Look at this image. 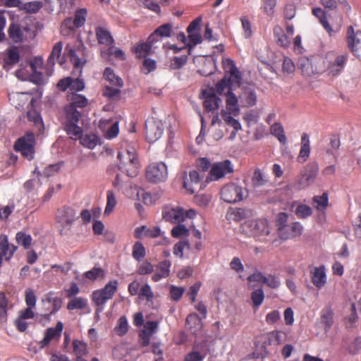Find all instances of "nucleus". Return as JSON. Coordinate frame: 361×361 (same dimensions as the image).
<instances>
[{"mask_svg":"<svg viewBox=\"0 0 361 361\" xmlns=\"http://www.w3.org/2000/svg\"><path fill=\"white\" fill-rule=\"evenodd\" d=\"M95 35L99 44L105 46H111L114 43V39L110 32L104 27L97 26L95 27Z\"/></svg>","mask_w":361,"mask_h":361,"instance_id":"nucleus-27","label":"nucleus"},{"mask_svg":"<svg viewBox=\"0 0 361 361\" xmlns=\"http://www.w3.org/2000/svg\"><path fill=\"white\" fill-rule=\"evenodd\" d=\"M310 147L309 136L307 133H303L301 137V148L297 158L298 161L300 163L305 162L310 156Z\"/></svg>","mask_w":361,"mask_h":361,"instance_id":"nucleus-28","label":"nucleus"},{"mask_svg":"<svg viewBox=\"0 0 361 361\" xmlns=\"http://www.w3.org/2000/svg\"><path fill=\"white\" fill-rule=\"evenodd\" d=\"M189 233V230L185 225L180 224V223L178 224V225L174 226L171 230V235L176 238H179L183 236H188Z\"/></svg>","mask_w":361,"mask_h":361,"instance_id":"nucleus-60","label":"nucleus"},{"mask_svg":"<svg viewBox=\"0 0 361 361\" xmlns=\"http://www.w3.org/2000/svg\"><path fill=\"white\" fill-rule=\"evenodd\" d=\"M221 198L226 202L233 204L243 200V189L236 183H231L222 187L220 191Z\"/></svg>","mask_w":361,"mask_h":361,"instance_id":"nucleus-7","label":"nucleus"},{"mask_svg":"<svg viewBox=\"0 0 361 361\" xmlns=\"http://www.w3.org/2000/svg\"><path fill=\"white\" fill-rule=\"evenodd\" d=\"M67 54L68 55L71 61L73 63L75 68H80L81 73V68L85 63L86 60L83 56V51L80 48L75 49L74 47L68 44L65 49Z\"/></svg>","mask_w":361,"mask_h":361,"instance_id":"nucleus-15","label":"nucleus"},{"mask_svg":"<svg viewBox=\"0 0 361 361\" xmlns=\"http://www.w3.org/2000/svg\"><path fill=\"white\" fill-rule=\"evenodd\" d=\"M138 297L140 300H147V302H152L154 299V293L149 284L143 285L139 291Z\"/></svg>","mask_w":361,"mask_h":361,"instance_id":"nucleus-49","label":"nucleus"},{"mask_svg":"<svg viewBox=\"0 0 361 361\" xmlns=\"http://www.w3.org/2000/svg\"><path fill=\"white\" fill-rule=\"evenodd\" d=\"M189 42L186 44L188 49V55L190 54L191 49L198 44L202 42V37L200 32L188 33Z\"/></svg>","mask_w":361,"mask_h":361,"instance_id":"nucleus-47","label":"nucleus"},{"mask_svg":"<svg viewBox=\"0 0 361 361\" xmlns=\"http://www.w3.org/2000/svg\"><path fill=\"white\" fill-rule=\"evenodd\" d=\"M88 304L87 298L82 297L72 298L67 304V309L68 310H83Z\"/></svg>","mask_w":361,"mask_h":361,"instance_id":"nucleus-37","label":"nucleus"},{"mask_svg":"<svg viewBox=\"0 0 361 361\" xmlns=\"http://www.w3.org/2000/svg\"><path fill=\"white\" fill-rule=\"evenodd\" d=\"M319 167L317 164L312 163L307 165L305 172L298 180L300 188H305L312 184L318 173Z\"/></svg>","mask_w":361,"mask_h":361,"instance_id":"nucleus-14","label":"nucleus"},{"mask_svg":"<svg viewBox=\"0 0 361 361\" xmlns=\"http://www.w3.org/2000/svg\"><path fill=\"white\" fill-rule=\"evenodd\" d=\"M152 46L147 41L140 43L135 47V53L137 58H145L147 55L152 53Z\"/></svg>","mask_w":361,"mask_h":361,"instance_id":"nucleus-45","label":"nucleus"},{"mask_svg":"<svg viewBox=\"0 0 361 361\" xmlns=\"http://www.w3.org/2000/svg\"><path fill=\"white\" fill-rule=\"evenodd\" d=\"M164 125L161 121L154 118L145 122V136L149 142H154L159 140L164 133Z\"/></svg>","mask_w":361,"mask_h":361,"instance_id":"nucleus-10","label":"nucleus"},{"mask_svg":"<svg viewBox=\"0 0 361 361\" xmlns=\"http://www.w3.org/2000/svg\"><path fill=\"white\" fill-rule=\"evenodd\" d=\"M16 242L24 247L25 249H28L32 241V238L30 235L26 234L23 232H18L16 235Z\"/></svg>","mask_w":361,"mask_h":361,"instance_id":"nucleus-51","label":"nucleus"},{"mask_svg":"<svg viewBox=\"0 0 361 361\" xmlns=\"http://www.w3.org/2000/svg\"><path fill=\"white\" fill-rule=\"evenodd\" d=\"M274 35L278 45L287 48L290 44V37L284 33L283 30L280 26H276L274 28Z\"/></svg>","mask_w":361,"mask_h":361,"instance_id":"nucleus-30","label":"nucleus"},{"mask_svg":"<svg viewBox=\"0 0 361 361\" xmlns=\"http://www.w3.org/2000/svg\"><path fill=\"white\" fill-rule=\"evenodd\" d=\"M35 144V134L32 132H27L16 141L14 149L16 152H20L24 157L31 160L34 158Z\"/></svg>","mask_w":361,"mask_h":361,"instance_id":"nucleus-4","label":"nucleus"},{"mask_svg":"<svg viewBox=\"0 0 361 361\" xmlns=\"http://www.w3.org/2000/svg\"><path fill=\"white\" fill-rule=\"evenodd\" d=\"M233 171V166L229 160L216 162L212 166L207 181L218 180Z\"/></svg>","mask_w":361,"mask_h":361,"instance_id":"nucleus-9","label":"nucleus"},{"mask_svg":"<svg viewBox=\"0 0 361 361\" xmlns=\"http://www.w3.org/2000/svg\"><path fill=\"white\" fill-rule=\"evenodd\" d=\"M333 312L329 308H325L322 311L321 320L327 328H330L333 324Z\"/></svg>","mask_w":361,"mask_h":361,"instance_id":"nucleus-64","label":"nucleus"},{"mask_svg":"<svg viewBox=\"0 0 361 361\" xmlns=\"http://www.w3.org/2000/svg\"><path fill=\"white\" fill-rule=\"evenodd\" d=\"M123 173H125L128 177H135L138 174L140 169L139 160L137 159L128 164L123 169H118Z\"/></svg>","mask_w":361,"mask_h":361,"instance_id":"nucleus-44","label":"nucleus"},{"mask_svg":"<svg viewBox=\"0 0 361 361\" xmlns=\"http://www.w3.org/2000/svg\"><path fill=\"white\" fill-rule=\"evenodd\" d=\"M132 255L137 261H140L145 257V248L141 242H136L133 245Z\"/></svg>","mask_w":361,"mask_h":361,"instance_id":"nucleus-50","label":"nucleus"},{"mask_svg":"<svg viewBox=\"0 0 361 361\" xmlns=\"http://www.w3.org/2000/svg\"><path fill=\"white\" fill-rule=\"evenodd\" d=\"M145 176L149 182H164L168 177L167 166L164 162L152 163L147 167Z\"/></svg>","mask_w":361,"mask_h":361,"instance_id":"nucleus-8","label":"nucleus"},{"mask_svg":"<svg viewBox=\"0 0 361 361\" xmlns=\"http://www.w3.org/2000/svg\"><path fill=\"white\" fill-rule=\"evenodd\" d=\"M62 48L63 43L61 42H59L54 44L47 60L48 65L54 66L55 64V59L60 56Z\"/></svg>","mask_w":361,"mask_h":361,"instance_id":"nucleus-53","label":"nucleus"},{"mask_svg":"<svg viewBox=\"0 0 361 361\" xmlns=\"http://www.w3.org/2000/svg\"><path fill=\"white\" fill-rule=\"evenodd\" d=\"M20 61V51L17 47L13 46L5 51L4 68H11Z\"/></svg>","mask_w":361,"mask_h":361,"instance_id":"nucleus-21","label":"nucleus"},{"mask_svg":"<svg viewBox=\"0 0 361 361\" xmlns=\"http://www.w3.org/2000/svg\"><path fill=\"white\" fill-rule=\"evenodd\" d=\"M322 59L319 56L311 58H301L298 61V66L303 75L311 77L323 71Z\"/></svg>","mask_w":361,"mask_h":361,"instance_id":"nucleus-5","label":"nucleus"},{"mask_svg":"<svg viewBox=\"0 0 361 361\" xmlns=\"http://www.w3.org/2000/svg\"><path fill=\"white\" fill-rule=\"evenodd\" d=\"M118 283L116 280L109 281L103 288L94 290L92 294V300L97 306L96 314L104 310L107 300L113 298L118 290Z\"/></svg>","mask_w":361,"mask_h":361,"instance_id":"nucleus-3","label":"nucleus"},{"mask_svg":"<svg viewBox=\"0 0 361 361\" xmlns=\"http://www.w3.org/2000/svg\"><path fill=\"white\" fill-rule=\"evenodd\" d=\"M295 214L300 219H306L312 214V209L306 204H300L296 207Z\"/></svg>","mask_w":361,"mask_h":361,"instance_id":"nucleus-54","label":"nucleus"},{"mask_svg":"<svg viewBox=\"0 0 361 361\" xmlns=\"http://www.w3.org/2000/svg\"><path fill=\"white\" fill-rule=\"evenodd\" d=\"M17 249L16 245L9 243L6 235H0V258H4L7 262L10 261Z\"/></svg>","mask_w":361,"mask_h":361,"instance_id":"nucleus-16","label":"nucleus"},{"mask_svg":"<svg viewBox=\"0 0 361 361\" xmlns=\"http://www.w3.org/2000/svg\"><path fill=\"white\" fill-rule=\"evenodd\" d=\"M221 116L224 122L229 126L232 127L235 130H241V124L240 122L231 116V112L226 111L225 110H221Z\"/></svg>","mask_w":361,"mask_h":361,"instance_id":"nucleus-41","label":"nucleus"},{"mask_svg":"<svg viewBox=\"0 0 361 361\" xmlns=\"http://www.w3.org/2000/svg\"><path fill=\"white\" fill-rule=\"evenodd\" d=\"M117 159L118 169H123L126 164L138 159L135 149L131 147L118 152Z\"/></svg>","mask_w":361,"mask_h":361,"instance_id":"nucleus-19","label":"nucleus"},{"mask_svg":"<svg viewBox=\"0 0 361 361\" xmlns=\"http://www.w3.org/2000/svg\"><path fill=\"white\" fill-rule=\"evenodd\" d=\"M188 55H182L180 56H174L171 60L170 68L172 70H178L181 68L188 61Z\"/></svg>","mask_w":361,"mask_h":361,"instance_id":"nucleus-57","label":"nucleus"},{"mask_svg":"<svg viewBox=\"0 0 361 361\" xmlns=\"http://www.w3.org/2000/svg\"><path fill=\"white\" fill-rule=\"evenodd\" d=\"M9 38L15 43L22 42L35 36V31H32L27 25H19L11 23L8 30Z\"/></svg>","mask_w":361,"mask_h":361,"instance_id":"nucleus-6","label":"nucleus"},{"mask_svg":"<svg viewBox=\"0 0 361 361\" xmlns=\"http://www.w3.org/2000/svg\"><path fill=\"white\" fill-rule=\"evenodd\" d=\"M271 134L277 137L278 140L283 145L286 143L287 139L282 125L275 123L270 127Z\"/></svg>","mask_w":361,"mask_h":361,"instance_id":"nucleus-39","label":"nucleus"},{"mask_svg":"<svg viewBox=\"0 0 361 361\" xmlns=\"http://www.w3.org/2000/svg\"><path fill=\"white\" fill-rule=\"evenodd\" d=\"M105 272L101 267H94L85 273V276L91 281H94L99 277H104Z\"/></svg>","mask_w":361,"mask_h":361,"instance_id":"nucleus-62","label":"nucleus"},{"mask_svg":"<svg viewBox=\"0 0 361 361\" xmlns=\"http://www.w3.org/2000/svg\"><path fill=\"white\" fill-rule=\"evenodd\" d=\"M203 178L204 173H200L196 170L190 171L188 177L185 176L184 179L183 187L189 194H193L197 190L203 189Z\"/></svg>","mask_w":361,"mask_h":361,"instance_id":"nucleus-11","label":"nucleus"},{"mask_svg":"<svg viewBox=\"0 0 361 361\" xmlns=\"http://www.w3.org/2000/svg\"><path fill=\"white\" fill-rule=\"evenodd\" d=\"M202 95L204 99L203 106L206 111L209 112L219 109L221 99L215 93L207 92L206 90H204Z\"/></svg>","mask_w":361,"mask_h":361,"instance_id":"nucleus-22","label":"nucleus"},{"mask_svg":"<svg viewBox=\"0 0 361 361\" xmlns=\"http://www.w3.org/2000/svg\"><path fill=\"white\" fill-rule=\"evenodd\" d=\"M42 1H34L23 4L20 10L25 11L27 13H36L42 8Z\"/></svg>","mask_w":361,"mask_h":361,"instance_id":"nucleus-46","label":"nucleus"},{"mask_svg":"<svg viewBox=\"0 0 361 361\" xmlns=\"http://www.w3.org/2000/svg\"><path fill=\"white\" fill-rule=\"evenodd\" d=\"M87 10L85 8H80L75 11L74 16V23L76 27H82L86 20Z\"/></svg>","mask_w":361,"mask_h":361,"instance_id":"nucleus-58","label":"nucleus"},{"mask_svg":"<svg viewBox=\"0 0 361 361\" xmlns=\"http://www.w3.org/2000/svg\"><path fill=\"white\" fill-rule=\"evenodd\" d=\"M78 139L84 147L89 149H94L99 143V137L94 133H87L85 135L82 134Z\"/></svg>","mask_w":361,"mask_h":361,"instance_id":"nucleus-34","label":"nucleus"},{"mask_svg":"<svg viewBox=\"0 0 361 361\" xmlns=\"http://www.w3.org/2000/svg\"><path fill=\"white\" fill-rule=\"evenodd\" d=\"M171 266V262L167 259L158 263L157 265V271L152 275V280L154 282H158L161 279L169 276Z\"/></svg>","mask_w":361,"mask_h":361,"instance_id":"nucleus-26","label":"nucleus"},{"mask_svg":"<svg viewBox=\"0 0 361 361\" xmlns=\"http://www.w3.org/2000/svg\"><path fill=\"white\" fill-rule=\"evenodd\" d=\"M27 93L12 92L8 94V99L11 104L17 109L23 107L27 101Z\"/></svg>","mask_w":361,"mask_h":361,"instance_id":"nucleus-32","label":"nucleus"},{"mask_svg":"<svg viewBox=\"0 0 361 361\" xmlns=\"http://www.w3.org/2000/svg\"><path fill=\"white\" fill-rule=\"evenodd\" d=\"M240 232L259 243H273L276 240L271 224L266 219H251L240 226Z\"/></svg>","mask_w":361,"mask_h":361,"instance_id":"nucleus-1","label":"nucleus"},{"mask_svg":"<svg viewBox=\"0 0 361 361\" xmlns=\"http://www.w3.org/2000/svg\"><path fill=\"white\" fill-rule=\"evenodd\" d=\"M226 216L229 220L239 222L245 218L246 214L245 209L242 208H238L228 212Z\"/></svg>","mask_w":361,"mask_h":361,"instance_id":"nucleus-55","label":"nucleus"},{"mask_svg":"<svg viewBox=\"0 0 361 361\" xmlns=\"http://www.w3.org/2000/svg\"><path fill=\"white\" fill-rule=\"evenodd\" d=\"M164 219L173 224H179L184 221L185 213L180 208H171L163 212Z\"/></svg>","mask_w":361,"mask_h":361,"instance_id":"nucleus-25","label":"nucleus"},{"mask_svg":"<svg viewBox=\"0 0 361 361\" xmlns=\"http://www.w3.org/2000/svg\"><path fill=\"white\" fill-rule=\"evenodd\" d=\"M322 62L326 64L329 74H331L333 77L337 75L338 73V54L336 51H329Z\"/></svg>","mask_w":361,"mask_h":361,"instance_id":"nucleus-24","label":"nucleus"},{"mask_svg":"<svg viewBox=\"0 0 361 361\" xmlns=\"http://www.w3.org/2000/svg\"><path fill=\"white\" fill-rule=\"evenodd\" d=\"M66 123L64 130L73 140H78L81 137L82 129L78 126V123L82 116V111L75 107L66 105L64 107Z\"/></svg>","mask_w":361,"mask_h":361,"instance_id":"nucleus-2","label":"nucleus"},{"mask_svg":"<svg viewBox=\"0 0 361 361\" xmlns=\"http://www.w3.org/2000/svg\"><path fill=\"white\" fill-rule=\"evenodd\" d=\"M232 85L230 81L227 80V76L225 75L219 82L216 85V91L218 94H222L225 91H231V86Z\"/></svg>","mask_w":361,"mask_h":361,"instance_id":"nucleus-63","label":"nucleus"},{"mask_svg":"<svg viewBox=\"0 0 361 361\" xmlns=\"http://www.w3.org/2000/svg\"><path fill=\"white\" fill-rule=\"evenodd\" d=\"M104 78L109 81L111 85H115L118 87H122L123 86V82L122 79L116 75L113 69L107 67L104 71Z\"/></svg>","mask_w":361,"mask_h":361,"instance_id":"nucleus-38","label":"nucleus"},{"mask_svg":"<svg viewBox=\"0 0 361 361\" xmlns=\"http://www.w3.org/2000/svg\"><path fill=\"white\" fill-rule=\"evenodd\" d=\"M63 329L61 322H58L54 328H48L45 332L44 338L40 341L41 348L48 345L53 339L59 340L61 338Z\"/></svg>","mask_w":361,"mask_h":361,"instance_id":"nucleus-18","label":"nucleus"},{"mask_svg":"<svg viewBox=\"0 0 361 361\" xmlns=\"http://www.w3.org/2000/svg\"><path fill=\"white\" fill-rule=\"evenodd\" d=\"M73 353L76 356V359L82 358L87 353V345L86 343L78 339L72 342Z\"/></svg>","mask_w":361,"mask_h":361,"instance_id":"nucleus-35","label":"nucleus"},{"mask_svg":"<svg viewBox=\"0 0 361 361\" xmlns=\"http://www.w3.org/2000/svg\"><path fill=\"white\" fill-rule=\"evenodd\" d=\"M242 100L247 106H253L257 103V95L254 90L245 89L241 95Z\"/></svg>","mask_w":361,"mask_h":361,"instance_id":"nucleus-43","label":"nucleus"},{"mask_svg":"<svg viewBox=\"0 0 361 361\" xmlns=\"http://www.w3.org/2000/svg\"><path fill=\"white\" fill-rule=\"evenodd\" d=\"M13 307L6 295L0 292V322H6L8 319V311Z\"/></svg>","mask_w":361,"mask_h":361,"instance_id":"nucleus-31","label":"nucleus"},{"mask_svg":"<svg viewBox=\"0 0 361 361\" xmlns=\"http://www.w3.org/2000/svg\"><path fill=\"white\" fill-rule=\"evenodd\" d=\"M312 283L317 288H322L326 282L325 268L324 266L314 267L310 271Z\"/></svg>","mask_w":361,"mask_h":361,"instance_id":"nucleus-23","label":"nucleus"},{"mask_svg":"<svg viewBox=\"0 0 361 361\" xmlns=\"http://www.w3.org/2000/svg\"><path fill=\"white\" fill-rule=\"evenodd\" d=\"M348 47L353 54L358 58L361 54V31H354L353 27H349L347 32Z\"/></svg>","mask_w":361,"mask_h":361,"instance_id":"nucleus-13","label":"nucleus"},{"mask_svg":"<svg viewBox=\"0 0 361 361\" xmlns=\"http://www.w3.org/2000/svg\"><path fill=\"white\" fill-rule=\"evenodd\" d=\"M252 182L254 187H260L266 185L268 182L266 177L263 175L260 169H255L252 178Z\"/></svg>","mask_w":361,"mask_h":361,"instance_id":"nucleus-52","label":"nucleus"},{"mask_svg":"<svg viewBox=\"0 0 361 361\" xmlns=\"http://www.w3.org/2000/svg\"><path fill=\"white\" fill-rule=\"evenodd\" d=\"M69 103L68 105L72 106L80 110L86 107L88 104V99L82 94L77 93H71L68 97Z\"/></svg>","mask_w":361,"mask_h":361,"instance_id":"nucleus-29","label":"nucleus"},{"mask_svg":"<svg viewBox=\"0 0 361 361\" xmlns=\"http://www.w3.org/2000/svg\"><path fill=\"white\" fill-rule=\"evenodd\" d=\"M107 202L104 210V214H109L116 205L117 201L114 192L112 190L106 192Z\"/></svg>","mask_w":361,"mask_h":361,"instance_id":"nucleus-56","label":"nucleus"},{"mask_svg":"<svg viewBox=\"0 0 361 361\" xmlns=\"http://www.w3.org/2000/svg\"><path fill=\"white\" fill-rule=\"evenodd\" d=\"M207 355V350H200L193 348L192 350L185 355L184 361H203Z\"/></svg>","mask_w":361,"mask_h":361,"instance_id":"nucleus-42","label":"nucleus"},{"mask_svg":"<svg viewBox=\"0 0 361 361\" xmlns=\"http://www.w3.org/2000/svg\"><path fill=\"white\" fill-rule=\"evenodd\" d=\"M302 231L303 227L300 222H293L281 228L279 236L281 239L287 240L300 235Z\"/></svg>","mask_w":361,"mask_h":361,"instance_id":"nucleus-17","label":"nucleus"},{"mask_svg":"<svg viewBox=\"0 0 361 361\" xmlns=\"http://www.w3.org/2000/svg\"><path fill=\"white\" fill-rule=\"evenodd\" d=\"M128 331V324L125 316L119 318L117 325L114 328V331L119 336H124Z\"/></svg>","mask_w":361,"mask_h":361,"instance_id":"nucleus-48","label":"nucleus"},{"mask_svg":"<svg viewBox=\"0 0 361 361\" xmlns=\"http://www.w3.org/2000/svg\"><path fill=\"white\" fill-rule=\"evenodd\" d=\"M76 218L75 209L70 207H64L58 209L56 215V221L63 229L66 228L70 229Z\"/></svg>","mask_w":361,"mask_h":361,"instance_id":"nucleus-12","label":"nucleus"},{"mask_svg":"<svg viewBox=\"0 0 361 361\" xmlns=\"http://www.w3.org/2000/svg\"><path fill=\"white\" fill-rule=\"evenodd\" d=\"M161 235V229L158 226L149 228L146 226L137 227L134 231L135 238L142 239L143 238H155Z\"/></svg>","mask_w":361,"mask_h":361,"instance_id":"nucleus-20","label":"nucleus"},{"mask_svg":"<svg viewBox=\"0 0 361 361\" xmlns=\"http://www.w3.org/2000/svg\"><path fill=\"white\" fill-rule=\"evenodd\" d=\"M226 108L227 109L236 114L239 112V108L238 106V99L234 93L231 91L226 92Z\"/></svg>","mask_w":361,"mask_h":361,"instance_id":"nucleus-40","label":"nucleus"},{"mask_svg":"<svg viewBox=\"0 0 361 361\" xmlns=\"http://www.w3.org/2000/svg\"><path fill=\"white\" fill-rule=\"evenodd\" d=\"M312 204L316 209L319 212H324L328 207V195L324 192L322 195H315L312 198Z\"/></svg>","mask_w":361,"mask_h":361,"instance_id":"nucleus-36","label":"nucleus"},{"mask_svg":"<svg viewBox=\"0 0 361 361\" xmlns=\"http://www.w3.org/2000/svg\"><path fill=\"white\" fill-rule=\"evenodd\" d=\"M277 0H262V8L268 16H273Z\"/></svg>","mask_w":361,"mask_h":361,"instance_id":"nucleus-61","label":"nucleus"},{"mask_svg":"<svg viewBox=\"0 0 361 361\" xmlns=\"http://www.w3.org/2000/svg\"><path fill=\"white\" fill-rule=\"evenodd\" d=\"M264 299V293L262 288L257 289L251 293V300L255 308H258L262 304Z\"/></svg>","mask_w":361,"mask_h":361,"instance_id":"nucleus-59","label":"nucleus"},{"mask_svg":"<svg viewBox=\"0 0 361 361\" xmlns=\"http://www.w3.org/2000/svg\"><path fill=\"white\" fill-rule=\"evenodd\" d=\"M312 13L318 18L319 23L322 24V25L324 27V28L326 30V32L329 34V35H331L332 32H334V30H332L331 27L330 26L329 23L326 19V13L325 11L319 8H314L312 10Z\"/></svg>","mask_w":361,"mask_h":361,"instance_id":"nucleus-33","label":"nucleus"}]
</instances>
